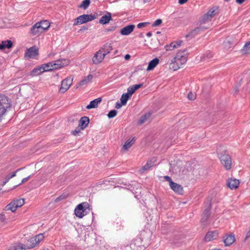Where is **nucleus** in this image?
<instances>
[{"mask_svg": "<svg viewBox=\"0 0 250 250\" xmlns=\"http://www.w3.org/2000/svg\"><path fill=\"white\" fill-rule=\"evenodd\" d=\"M250 237V229L247 233L246 237L245 238V241H246L248 238Z\"/></svg>", "mask_w": 250, "mask_h": 250, "instance_id": "338daca9", "label": "nucleus"}, {"mask_svg": "<svg viewBox=\"0 0 250 250\" xmlns=\"http://www.w3.org/2000/svg\"><path fill=\"white\" fill-rule=\"evenodd\" d=\"M150 116L151 113L149 112L146 113L144 115L141 116L138 121V124L141 125L143 124H144L147 119H148L150 118Z\"/></svg>", "mask_w": 250, "mask_h": 250, "instance_id": "473e14b6", "label": "nucleus"}, {"mask_svg": "<svg viewBox=\"0 0 250 250\" xmlns=\"http://www.w3.org/2000/svg\"><path fill=\"white\" fill-rule=\"evenodd\" d=\"M212 57V54L211 53L208 52V53H207L204 55L203 57H202V59L204 61H205L206 60H208V59L211 58Z\"/></svg>", "mask_w": 250, "mask_h": 250, "instance_id": "a18cd8bd", "label": "nucleus"}, {"mask_svg": "<svg viewBox=\"0 0 250 250\" xmlns=\"http://www.w3.org/2000/svg\"><path fill=\"white\" fill-rule=\"evenodd\" d=\"M6 220V217L4 213H0V221L2 222H4Z\"/></svg>", "mask_w": 250, "mask_h": 250, "instance_id": "13d9d810", "label": "nucleus"}, {"mask_svg": "<svg viewBox=\"0 0 250 250\" xmlns=\"http://www.w3.org/2000/svg\"><path fill=\"white\" fill-rule=\"evenodd\" d=\"M67 197H68V194L63 193V194H61V195H60L59 197H58L57 198H56L55 200V202L56 203L58 202L61 200L66 199L67 198Z\"/></svg>", "mask_w": 250, "mask_h": 250, "instance_id": "37998d69", "label": "nucleus"}, {"mask_svg": "<svg viewBox=\"0 0 250 250\" xmlns=\"http://www.w3.org/2000/svg\"><path fill=\"white\" fill-rule=\"evenodd\" d=\"M112 20L111 14L107 12V14L102 16L99 20V23L102 24H106L109 23L110 21Z\"/></svg>", "mask_w": 250, "mask_h": 250, "instance_id": "aec40b11", "label": "nucleus"}, {"mask_svg": "<svg viewBox=\"0 0 250 250\" xmlns=\"http://www.w3.org/2000/svg\"><path fill=\"white\" fill-rule=\"evenodd\" d=\"M212 18L209 16V15L207 13L203 15L199 19V22L200 24L205 23L211 20Z\"/></svg>", "mask_w": 250, "mask_h": 250, "instance_id": "2f4dec72", "label": "nucleus"}, {"mask_svg": "<svg viewBox=\"0 0 250 250\" xmlns=\"http://www.w3.org/2000/svg\"><path fill=\"white\" fill-rule=\"evenodd\" d=\"M218 6H213L208 10L207 13L212 18L218 13Z\"/></svg>", "mask_w": 250, "mask_h": 250, "instance_id": "72a5a7b5", "label": "nucleus"}, {"mask_svg": "<svg viewBox=\"0 0 250 250\" xmlns=\"http://www.w3.org/2000/svg\"><path fill=\"white\" fill-rule=\"evenodd\" d=\"M150 168V165L148 164H146L145 166H144L142 168L141 170L142 172H144L145 171L148 170Z\"/></svg>", "mask_w": 250, "mask_h": 250, "instance_id": "603ef678", "label": "nucleus"}, {"mask_svg": "<svg viewBox=\"0 0 250 250\" xmlns=\"http://www.w3.org/2000/svg\"><path fill=\"white\" fill-rule=\"evenodd\" d=\"M34 237L36 240L37 244H38L41 241L44 239V236L43 233H40L35 235Z\"/></svg>", "mask_w": 250, "mask_h": 250, "instance_id": "a19ab883", "label": "nucleus"}, {"mask_svg": "<svg viewBox=\"0 0 250 250\" xmlns=\"http://www.w3.org/2000/svg\"><path fill=\"white\" fill-rule=\"evenodd\" d=\"M39 55V48L33 46L27 49L25 53V57L28 59H35Z\"/></svg>", "mask_w": 250, "mask_h": 250, "instance_id": "0eeeda50", "label": "nucleus"}, {"mask_svg": "<svg viewBox=\"0 0 250 250\" xmlns=\"http://www.w3.org/2000/svg\"><path fill=\"white\" fill-rule=\"evenodd\" d=\"M81 130L82 129H81V127H79L78 126L74 130L72 131V134L74 136H76L81 131Z\"/></svg>", "mask_w": 250, "mask_h": 250, "instance_id": "3c124183", "label": "nucleus"}, {"mask_svg": "<svg viewBox=\"0 0 250 250\" xmlns=\"http://www.w3.org/2000/svg\"><path fill=\"white\" fill-rule=\"evenodd\" d=\"M42 65L34 68L31 72V75L32 76L40 75L44 72Z\"/></svg>", "mask_w": 250, "mask_h": 250, "instance_id": "bb28decb", "label": "nucleus"}, {"mask_svg": "<svg viewBox=\"0 0 250 250\" xmlns=\"http://www.w3.org/2000/svg\"><path fill=\"white\" fill-rule=\"evenodd\" d=\"M188 0H179L178 2L180 4H183L185 3Z\"/></svg>", "mask_w": 250, "mask_h": 250, "instance_id": "774afa93", "label": "nucleus"}, {"mask_svg": "<svg viewBox=\"0 0 250 250\" xmlns=\"http://www.w3.org/2000/svg\"><path fill=\"white\" fill-rule=\"evenodd\" d=\"M69 60L65 59H59L54 61L42 64L45 71H50L55 69H58L68 65Z\"/></svg>", "mask_w": 250, "mask_h": 250, "instance_id": "f03ea898", "label": "nucleus"}, {"mask_svg": "<svg viewBox=\"0 0 250 250\" xmlns=\"http://www.w3.org/2000/svg\"><path fill=\"white\" fill-rule=\"evenodd\" d=\"M159 60L157 58H155L150 61L148 63L146 70L151 71L153 70L159 63Z\"/></svg>", "mask_w": 250, "mask_h": 250, "instance_id": "393cba45", "label": "nucleus"}, {"mask_svg": "<svg viewBox=\"0 0 250 250\" xmlns=\"http://www.w3.org/2000/svg\"><path fill=\"white\" fill-rule=\"evenodd\" d=\"M13 46V42L10 40L2 41L0 44V50H3L5 48L10 49Z\"/></svg>", "mask_w": 250, "mask_h": 250, "instance_id": "5701e85b", "label": "nucleus"}, {"mask_svg": "<svg viewBox=\"0 0 250 250\" xmlns=\"http://www.w3.org/2000/svg\"><path fill=\"white\" fill-rule=\"evenodd\" d=\"M122 105H124V104H122V102H121V103L117 102L115 104V107L117 109H119L121 107Z\"/></svg>", "mask_w": 250, "mask_h": 250, "instance_id": "680f3d73", "label": "nucleus"}, {"mask_svg": "<svg viewBox=\"0 0 250 250\" xmlns=\"http://www.w3.org/2000/svg\"><path fill=\"white\" fill-rule=\"evenodd\" d=\"M131 96L127 93H124L122 94L120 99L121 102H122V104L124 105L126 104L127 101L130 98Z\"/></svg>", "mask_w": 250, "mask_h": 250, "instance_id": "f704fd0d", "label": "nucleus"}, {"mask_svg": "<svg viewBox=\"0 0 250 250\" xmlns=\"http://www.w3.org/2000/svg\"><path fill=\"white\" fill-rule=\"evenodd\" d=\"M207 28L204 26L197 27L187 34L185 37L187 39L193 38L200 32L204 31Z\"/></svg>", "mask_w": 250, "mask_h": 250, "instance_id": "1a4fd4ad", "label": "nucleus"}, {"mask_svg": "<svg viewBox=\"0 0 250 250\" xmlns=\"http://www.w3.org/2000/svg\"><path fill=\"white\" fill-rule=\"evenodd\" d=\"M143 85V83H140L138 84H134L132 85V87L134 88V90L136 91L137 89H139L141 87H142Z\"/></svg>", "mask_w": 250, "mask_h": 250, "instance_id": "4d7b16f0", "label": "nucleus"}, {"mask_svg": "<svg viewBox=\"0 0 250 250\" xmlns=\"http://www.w3.org/2000/svg\"><path fill=\"white\" fill-rule=\"evenodd\" d=\"M242 51L245 54L250 52V41L246 43L242 49Z\"/></svg>", "mask_w": 250, "mask_h": 250, "instance_id": "4c0bfd02", "label": "nucleus"}, {"mask_svg": "<svg viewBox=\"0 0 250 250\" xmlns=\"http://www.w3.org/2000/svg\"><path fill=\"white\" fill-rule=\"evenodd\" d=\"M92 78L93 76L92 75H88L87 76L85 77L83 79L79 82L78 85L76 86V88H78L79 86L87 84L92 80Z\"/></svg>", "mask_w": 250, "mask_h": 250, "instance_id": "b1692460", "label": "nucleus"}, {"mask_svg": "<svg viewBox=\"0 0 250 250\" xmlns=\"http://www.w3.org/2000/svg\"><path fill=\"white\" fill-rule=\"evenodd\" d=\"M146 163L148 164L149 165H150V167H151L152 166L154 165V164L152 163V160L148 161Z\"/></svg>", "mask_w": 250, "mask_h": 250, "instance_id": "69168bd1", "label": "nucleus"}, {"mask_svg": "<svg viewBox=\"0 0 250 250\" xmlns=\"http://www.w3.org/2000/svg\"><path fill=\"white\" fill-rule=\"evenodd\" d=\"M17 207L16 206L15 202L11 201L9 204L6 206L4 208V210L6 211L10 210L13 212H14L17 209Z\"/></svg>", "mask_w": 250, "mask_h": 250, "instance_id": "c756f323", "label": "nucleus"}, {"mask_svg": "<svg viewBox=\"0 0 250 250\" xmlns=\"http://www.w3.org/2000/svg\"><path fill=\"white\" fill-rule=\"evenodd\" d=\"M141 244V239L137 238L133 240L130 245L132 250H144L145 247Z\"/></svg>", "mask_w": 250, "mask_h": 250, "instance_id": "9b49d317", "label": "nucleus"}, {"mask_svg": "<svg viewBox=\"0 0 250 250\" xmlns=\"http://www.w3.org/2000/svg\"><path fill=\"white\" fill-rule=\"evenodd\" d=\"M113 49V47L111 43H105L100 50H101L102 54H104L105 56L109 53Z\"/></svg>", "mask_w": 250, "mask_h": 250, "instance_id": "6ab92c4d", "label": "nucleus"}, {"mask_svg": "<svg viewBox=\"0 0 250 250\" xmlns=\"http://www.w3.org/2000/svg\"><path fill=\"white\" fill-rule=\"evenodd\" d=\"M43 28L41 27L40 23L37 22L33 25L30 30V34L33 36H38L43 33Z\"/></svg>", "mask_w": 250, "mask_h": 250, "instance_id": "9d476101", "label": "nucleus"}, {"mask_svg": "<svg viewBox=\"0 0 250 250\" xmlns=\"http://www.w3.org/2000/svg\"><path fill=\"white\" fill-rule=\"evenodd\" d=\"M73 79L71 77H68L62 82V84L59 91L62 93L66 92L72 83Z\"/></svg>", "mask_w": 250, "mask_h": 250, "instance_id": "6e6552de", "label": "nucleus"}, {"mask_svg": "<svg viewBox=\"0 0 250 250\" xmlns=\"http://www.w3.org/2000/svg\"><path fill=\"white\" fill-rule=\"evenodd\" d=\"M136 91L134 90V88L132 86H130L127 88V93L131 97L132 94L135 92Z\"/></svg>", "mask_w": 250, "mask_h": 250, "instance_id": "09e8293b", "label": "nucleus"}, {"mask_svg": "<svg viewBox=\"0 0 250 250\" xmlns=\"http://www.w3.org/2000/svg\"><path fill=\"white\" fill-rule=\"evenodd\" d=\"M120 250H132L130 245L123 244L120 247Z\"/></svg>", "mask_w": 250, "mask_h": 250, "instance_id": "c03bdc74", "label": "nucleus"}, {"mask_svg": "<svg viewBox=\"0 0 250 250\" xmlns=\"http://www.w3.org/2000/svg\"><path fill=\"white\" fill-rule=\"evenodd\" d=\"M11 100L5 95L0 94V120L11 108Z\"/></svg>", "mask_w": 250, "mask_h": 250, "instance_id": "7ed1b4c3", "label": "nucleus"}, {"mask_svg": "<svg viewBox=\"0 0 250 250\" xmlns=\"http://www.w3.org/2000/svg\"><path fill=\"white\" fill-rule=\"evenodd\" d=\"M38 22L40 23L41 27L43 28V29H42L43 30V32L47 30L49 27V23L47 21H42Z\"/></svg>", "mask_w": 250, "mask_h": 250, "instance_id": "c9c22d12", "label": "nucleus"}, {"mask_svg": "<svg viewBox=\"0 0 250 250\" xmlns=\"http://www.w3.org/2000/svg\"><path fill=\"white\" fill-rule=\"evenodd\" d=\"M98 16V14H83L77 17L74 20L73 26H76L79 24H83L88 21H92L95 19Z\"/></svg>", "mask_w": 250, "mask_h": 250, "instance_id": "39448f33", "label": "nucleus"}, {"mask_svg": "<svg viewBox=\"0 0 250 250\" xmlns=\"http://www.w3.org/2000/svg\"><path fill=\"white\" fill-rule=\"evenodd\" d=\"M217 153L222 165L227 170L231 168V159L227 150L223 146H220L217 149Z\"/></svg>", "mask_w": 250, "mask_h": 250, "instance_id": "f257e3e1", "label": "nucleus"}, {"mask_svg": "<svg viewBox=\"0 0 250 250\" xmlns=\"http://www.w3.org/2000/svg\"><path fill=\"white\" fill-rule=\"evenodd\" d=\"M90 210V208L89 204L85 202L77 206L74 210V213L77 217L82 218L89 213Z\"/></svg>", "mask_w": 250, "mask_h": 250, "instance_id": "20e7f679", "label": "nucleus"}, {"mask_svg": "<svg viewBox=\"0 0 250 250\" xmlns=\"http://www.w3.org/2000/svg\"><path fill=\"white\" fill-rule=\"evenodd\" d=\"M37 243L35 237H32L27 240L26 245L28 249H32L37 245Z\"/></svg>", "mask_w": 250, "mask_h": 250, "instance_id": "cd10ccee", "label": "nucleus"}, {"mask_svg": "<svg viewBox=\"0 0 250 250\" xmlns=\"http://www.w3.org/2000/svg\"><path fill=\"white\" fill-rule=\"evenodd\" d=\"M182 42V41H178L176 42H172L169 44H167L165 46V48L167 51L172 50L175 48L180 46Z\"/></svg>", "mask_w": 250, "mask_h": 250, "instance_id": "a878e982", "label": "nucleus"}, {"mask_svg": "<svg viewBox=\"0 0 250 250\" xmlns=\"http://www.w3.org/2000/svg\"><path fill=\"white\" fill-rule=\"evenodd\" d=\"M150 22H141L137 24V26L138 28H142L143 27H146L147 25L149 24Z\"/></svg>", "mask_w": 250, "mask_h": 250, "instance_id": "de8ad7c7", "label": "nucleus"}, {"mask_svg": "<svg viewBox=\"0 0 250 250\" xmlns=\"http://www.w3.org/2000/svg\"><path fill=\"white\" fill-rule=\"evenodd\" d=\"M88 29V27L86 26H83L81 27V29L79 30V31H78L79 32H82V31H83L84 30H86Z\"/></svg>", "mask_w": 250, "mask_h": 250, "instance_id": "e2e57ef3", "label": "nucleus"}, {"mask_svg": "<svg viewBox=\"0 0 250 250\" xmlns=\"http://www.w3.org/2000/svg\"><path fill=\"white\" fill-rule=\"evenodd\" d=\"M101 102V98L95 99L94 100L91 101L90 102V104L86 106V108L88 109L96 108L97 107L98 104H100Z\"/></svg>", "mask_w": 250, "mask_h": 250, "instance_id": "4be33fe9", "label": "nucleus"}, {"mask_svg": "<svg viewBox=\"0 0 250 250\" xmlns=\"http://www.w3.org/2000/svg\"><path fill=\"white\" fill-rule=\"evenodd\" d=\"M89 123V119L86 116L82 117L79 121V127H81V129L83 130L85 128Z\"/></svg>", "mask_w": 250, "mask_h": 250, "instance_id": "a211bd4d", "label": "nucleus"}, {"mask_svg": "<svg viewBox=\"0 0 250 250\" xmlns=\"http://www.w3.org/2000/svg\"><path fill=\"white\" fill-rule=\"evenodd\" d=\"M90 4V0H84L82 1L81 5L79 6V8H83L84 9H86L88 8Z\"/></svg>", "mask_w": 250, "mask_h": 250, "instance_id": "e433bc0d", "label": "nucleus"}, {"mask_svg": "<svg viewBox=\"0 0 250 250\" xmlns=\"http://www.w3.org/2000/svg\"><path fill=\"white\" fill-rule=\"evenodd\" d=\"M162 23V20L160 19L156 20L152 24V27H156L159 26Z\"/></svg>", "mask_w": 250, "mask_h": 250, "instance_id": "49530a36", "label": "nucleus"}, {"mask_svg": "<svg viewBox=\"0 0 250 250\" xmlns=\"http://www.w3.org/2000/svg\"><path fill=\"white\" fill-rule=\"evenodd\" d=\"M188 98L190 100H194L196 98V95L190 92L188 94Z\"/></svg>", "mask_w": 250, "mask_h": 250, "instance_id": "8fccbe9b", "label": "nucleus"}, {"mask_svg": "<svg viewBox=\"0 0 250 250\" xmlns=\"http://www.w3.org/2000/svg\"><path fill=\"white\" fill-rule=\"evenodd\" d=\"M239 184L240 182L239 180L232 178H229L227 182L228 187L231 189H237Z\"/></svg>", "mask_w": 250, "mask_h": 250, "instance_id": "f8f14e48", "label": "nucleus"}, {"mask_svg": "<svg viewBox=\"0 0 250 250\" xmlns=\"http://www.w3.org/2000/svg\"><path fill=\"white\" fill-rule=\"evenodd\" d=\"M30 177H31V175H29V176H28V177H26V178H23V179L22 180V181H21V183H20L19 185L15 186L14 187V188H15L17 187L19 185H21L22 184H23V183H25V182H26L27 180H28L30 178Z\"/></svg>", "mask_w": 250, "mask_h": 250, "instance_id": "6e6d98bb", "label": "nucleus"}, {"mask_svg": "<svg viewBox=\"0 0 250 250\" xmlns=\"http://www.w3.org/2000/svg\"><path fill=\"white\" fill-rule=\"evenodd\" d=\"M15 250H26L23 245L21 243H16L13 245Z\"/></svg>", "mask_w": 250, "mask_h": 250, "instance_id": "58836bf2", "label": "nucleus"}, {"mask_svg": "<svg viewBox=\"0 0 250 250\" xmlns=\"http://www.w3.org/2000/svg\"><path fill=\"white\" fill-rule=\"evenodd\" d=\"M105 57L104 54H102L101 50L97 51L92 58V61L94 64H97L100 63L104 60Z\"/></svg>", "mask_w": 250, "mask_h": 250, "instance_id": "ddd939ff", "label": "nucleus"}, {"mask_svg": "<svg viewBox=\"0 0 250 250\" xmlns=\"http://www.w3.org/2000/svg\"><path fill=\"white\" fill-rule=\"evenodd\" d=\"M21 168H19V169H18L17 170H16L15 171H14L12 174L10 175V178H13L14 177H15L16 176V173L17 172V171L20 170Z\"/></svg>", "mask_w": 250, "mask_h": 250, "instance_id": "0e129e2a", "label": "nucleus"}, {"mask_svg": "<svg viewBox=\"0 0 250 250\" xmlns=\"http://www.w3.org/2000/svg\"><path fill=\"white\" fill-rule=\"evenodd\" d=\"M181 64L179 62H178L177 59H175V57L171 60V62L170 63L169 65V68L170 69L176 71L178 69H179L181 66Z\"/></svg>", "mask_w": 250, "mask_h": 250, "instance_id": "412c9836", "label": "nucleus"}, {"mask_svg": "<svg viewBox=\"0 0 250 250\" xmlns=\"http://www.w3.org/2000/svg\"><path fill=\"white\" fill-rule=\"evenodd\" d=\"M117 114V111L115 109L110 110L107 114L108 118L111 119L115 117Z\"/></svg>", "mask_w": 250, "mask_h": 250, "instance_id": "79ce46f5", "label": "nucleus"}, {"mask_svg": "<svg viewBox=\"0 0 250 250\" xmlns=\"http://www.w3.org/2000/svg\"><path fill=\"white\" fill-rule=\"evenodd\" d=\"M177 54H180V56H188V52L186 49H184L182 51H179Z\"/></svg>", "mask_w": 250, "mask_h": 250, "instance_id": "5fc2aeb1", "label": "nucleus"}, {"mask_svg": "<svg viewBox=\"0 0 250 250\" xmlns=\"http://www.w3.org/2000/svg\"><path fill=\"white\" fill-rule=\"evenodd\" d=\"M187 57L188 56H180V54H177L176 56L175 57V59L178 60V62H179L182 65L186 63L187 61Z\"/></svg>", "mask_w": 250, "mask_h": 250, "instance_id": "7c9ffc66", "label": "nucleus"}, {"mask_svg": "<svg viewBox=\"0 0 250 250\" xmlns=\"http://www.w3.org/2000/svg\"><path fill=\"white\" fill-rule=\"evenodd\" d=\"M135 138L133 137L131 140H128L122 147L123 150H127L135 143Z\"/></svg>", "mask_w": 250, "mask_h": 250, "instance_id": "c85d7f7f", "label": "nucleus"}, {"mask_svg": "<svg viewBox=\"0 0 250 250\" xmlns=\"http://www.w3.org/2000/svg\"><path fill=\"white\" fill-rule=\"evenodd\" d=\"M226 237H224V242L226 246H229L232 245L235 241V236L233 234H226Z\"/></svg>", "mask_w": 250, "mask_h": 250, "instance_id": "f3484780", "label": "nucleus"}, {"mask_svg": "<svg viewBox=\"0 0 250 250\" xmlns=\"http://www.w3.org/2000/svg\"><path fill=\"white\" fill-rule=\"evenodd\" d=\"M117 28V26L116 25H114V26H112L108 28H106L105 29V32H110V31H114L115 30V29Z\"/></svg>", "mask_w": 250, "mask_h": 250, "instance_id": "864d4df0", "label": "nucleus"}, {"mask_svg": "<svg viewBox=\"0 0 250 250\" xmlns=\"http://www.w3.org/2000/svg\"><path fill=\"white\" fill-rule=\"evenodd\" d=\"M211 208V203H208L207 207L204 209L201 219V222L204 226H206L208 224V220L211 215L210 209Z\"/></svg>", "mask_w": 250, "mask_h": 250, "instance_id": "423d86ee", "label": "nucleus"}, {"mask_svg": "<svg viewBox=\"0 0 250 250\" xmlns=\"http://www.w3.org/2000/svg\"><path fill=\"white\" fill-rule=\"evenodd\" d=\"M12 201L15 203L17 208L21 207L24 204V200L23 199H16Z\"/></svg>", "mask_w": 250, "mask_h": 250, "instance_id": "ea45409f", "label": "nucleus"}, {"mask_svg": "<svg viewBox=\"0 0 250 250\" xmlns=\"http://www.w3.org/2000/svg\"><path fill=\"white\" fill-rule=\"evenodd\" d=\"M169 187H170L171 189H172L175 193L181 195L183 194L184 189L183 187L181 185L174 182H171Z\"/></svg>", "mask_w": 250, "mask_h": 250, "instance_id": "4468645a", "label": "nucleus"}, {"mask_svg": "<svg viewBox=\"0 0 250 250\" xmlns=\"http://www.w3.org/2000/svg\"><path fill=\"white\" fill-rule=\"evenodd\" d=\"M135 27L134 24H129L123 27L120 31L121 35L127 36L129 35L134 29Z\"/></svg>", "mask_w": 250, "mask_h": 250, "instance_id": "2eb2a0df", "label": "nucleus"}, {"mask_svg": "<svg viewBox=\"0 0 250 250\" xmlns=\"http://www.w3.org/2000/svg\"><path fill=\"white\" fill-rule=\"evenodd\" d=\"M218 236V232L217 230L212 231H208L206 235L204 237L205 241H210L214 239H216Z\"/></svg>", "mask_w": 250, "mask_h": 250, "instance_id": "dca6fc26", "label": "nucleus"}, {"mask_svg": "<svg viewBox=\"0 0 250 250\" xmlns=\"http://www.w3.org/2000/svg\"><path fill=\"white\" fill-rule=\"evenodd\" d=\"M11 178H10V175H7L5 178V181H3L1 184V186H4L8 181L9 180L11 179Z\"/></svg>", "mask_w": 250, "mask_h": 250, "instance_id": "bf43d9fd", "label": "nucleus"}, {"mask_svg": "<svg viewBox=\"0 0 250 250\" xmlns=\"http://www.w3.org/2000/svg\"><path fill=\"white\" fill-rule=\"evenodd\" d=\"M164 179H165V180L166 181L169 182V186L170 185V182H173L171 180V178L169 176H164Z\"/></svg>", "mask_w": 250, "mask_h": 250, "instance_id": "052dcab7", "label": "nucleus"}]
</instances>
